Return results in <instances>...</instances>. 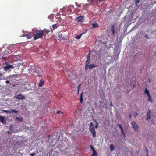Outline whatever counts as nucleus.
I'll list each match as a JSON object with an SVG mask.
<instances>
[{
	"label": "nucleus",
	"instance_id": "1",
	"mask_svg": "<svg viewBox=\"0 0 156 156\" xmlns=\"http://www.w3.org/2000/svg\"><path fill=\"white\" fill-rule=\"evenodd\" d=\"M32 30L34 35V40H37L39 38H41L44 35V31L41 30H38L36 29H33Z\"/></svg>",
	"mask_w": 156,
	"mask_h": 156
},
{
	"label": "nucleus",
	"instance_id": "2",
	"mask_svg": "<svg viewBox=\"0 0 156 156\" xmlns=\"http://www.w3.org/2000/svg\"><path fill=\"white\" fill-rule=\"evenodd\" d=\"M89 129V131L92 134L93 137L94 138L96 136V132L95 131L93 123L90 122V123Z\"/></svg>",
	"mask_w": 156,
	"mask_h": 156
},
{
	"label": "nucleus",
	"instance_id": "3",
	"mask_svg": "<svg viewBox=\"0 0 156 156\" xmlns=\"http://www.w3.org/2000/svg\"><path fill=\"white\" fill-rule=\"evenodd\" d=\"M20 77L19 74H13L11 76H8V80L12 82L16 80V78Z\"/></svg>",
	"mask_w": 156,
	"mask_h": 156
},
{
	"label": "nucleus",
	"instance_id": "4",
	"mask_svg": "<svg viewBox=\"0 0 156 156\" xmlns=\"http://www.w3.org/2000/svg\"><path fill=\"white\" fill-rule=\"evenodd\" d=\"M14 98L15 99L22 100L26 99L25 96L21 94H18L14 96Z\"/></svg>",
	"mask_w": 156,
	"mask_h": 156
},
{
	"label": "nucleus",
	"instance_id": "5",
	"mask_svg": "<svg viewBox=\"0 0 156 156\" xmlns=\"http://www.w3.org/2000/svg\"><path fill=\"white\" fill-rule=\"evenodd\" d=\"M14 67L13 65L7 64V65L4 67V69L5 71H7L9 69H13Z\"/></svg>",
	"mask_w": 156,
	"mask_h": 156
},
{
	"label": "nucleus",
	"instance_id": "6",
	"mask_svg": "<svg viewBox=\"0 0 156 156\" xmlns=\"http://www.w3.org/2000/svg\"><path fill=\"white\" fill-rule=\"evenodd\" d=\"M132 126L135 131H137L138 130V126L134 121L132 122L131 123Z\"/></svg>",
	"mask_w": 156,
	"mask_h": 156
},
{
	"label": "nucleus",
	"instance_id": "7",
	"mask_svg": "<svg viewBox=\"0 0 156 156\" xmlns=\"http://www.w3.org/2000/svg\"><path fill=\"white\" fill-rule=\"evenodd\" d=\"M90 52H89L87 55H86L87 60L86 61L85 65H88L90 62Z\"/></svg>",
	"mask_w": 156,
	"mask_h": 156
},
{
	"label": "nucleus",
	"instance_id": "8",
	"mask_svg": "<svg viewBox=\"0 0 156 156\" xmlns=\"http://www.w3.org/2000/svg\"><path fill=\"white\" fill-rule=\"evenodd\" d=\"M22 36L26 37L27 39H31L32 37V36L29 33H24L23 34Z\"/></svg>",
	"mask_w": 156,
	"mask_h": 156
},
{
	"label": "nucleus",
	"instance_id": "9",
	"mask_svg": "<svg viewBox=\"0 0 156 156\" xmlns=\"http://www.w3.org/2000/svg\"><path fill=\"white\" fill-rule=\"evenodd\" d=\"M151 110H149L148 112L147 113V120H150L151 118Z\"/></svg>",
	"mask_w": 156,
	"mask_h": 156
},
{
	"label": "nucleus",
	"instance_id": "10",
	"mask_svg": "<svg viewBox=\"0 0 156 156\" xmlns=\"http://www.w3.org/2000/svg\"><path fill=\"white\" fill-rule=\"evenodd\" d=\"M0 122H1L3 124L6 123V120L3 117L0 116Z\"/></svg>",
	"mask_w": 156,
	"mask_h": 156
},
{
	"label": "nucleus",
	"instance_id": "11",
	"mask_svg": "<svg viewBox=\"0 0 156 156\" xmlns=\"http://www.w3.org/2000/svg\"><path fill=\"white\" fill-rule=\"evenodd\" d=\"M44 81L43 79H41L40 80V82L38 84V86L40 87H41L42 86L44 83Z\"/></svg>",
	"mask_w": 156,
	"mask_h": 156
},
{
	"label": "nucleus",
	"instance_id": "12",
	"mask_svg": "<svg viewBox=\"0 0 156 156\" xmlns=\"http://www.w3.org/2000/svg\"><path fill=\"white\" fill-rule=\"evenodd\" d=\"M9 112V113H17L18 112V111L16 109H12L10 111H6V112L7 113H9V112Z\"/></svg>",
	"mask_w": 156,
	"mask_h": 156
},
{
	"label": "nucleus",
	"instance_id": "13",
	"mask_svg": "<svg viewBox=\"0 0 156 156\" xmlns=\"http://www.w3.org/2000/svg\"><path fill=\"white\" fill-rule=\"evenodd\" d=\"M97 66L96 65L92 64L88 65V67L90 69H91L92 68H94Z\"/></svg>",
	"mask_w": 156,
	"mask_h": 156
},
{
	"label": "nucleus",
	"instance_id": "14",
	"mask_svg": "<svg viewBox=\"0 0 156 156\" xmlns=\"http://www.w3.org/2000/svg\"><path fill=\"white\" fill-rule=\"evenodd\" d=\"M83 20L82 16H80L77 18V20L78 22H82Z\"/></svg>",
	"mask_w": 156,
	"mask_h": 156
},
{
	"label": "nucleus",
	"instance_id": "15",
	"mask_svg": "<svg viewBox=\"0 0 156 156\" xmlns=\"http://www.w3.org/2000/svg\"><path fill=\"white\" fill-rule=\"evenodd\" d=\"M144 93H145V94H147V96L150 95L149 91L148 90L147 88H145Z\"/></svg>",
	"mask_w": 156,
	"mask_h": 156
},
{
	"label": "nucleus",
	"instance_id": "16",
	"mask_svg": "<svg viewBox=\"0 0 156 156\" xmlns=\"http://www.w3.org/2000/svg\"><path fill=\"white\" fill-rule=\"evenodd\" d=\"M93 27V28H96L98 27V23L96 22L92 24Z\"/></svg>",
	"mask_w": 156,
	"mask_h": 156
},
{
	"label": "nucleus",
	"instance_id": "17",
	"mask_svg": "<svg viewBox=\"0 0 156 156\" xmlns=\"http://www.w3.org/2000/svg\"><path fill=\"white\" fill-rule=\"evenodd\" d=\"M23 118H20V117H16V120L19 121L21 122H22L23 121Z\"/></svg>",
	"mask_w": 156,
	"mask_h": 156
},
{
	"label": "nucleus",
	"instance_id": "18",
	"mask_svg": "<svg viewBox=\"0 0 156 156\" xmlns=\"http://www.w3.org/2000/svg\"><path fill=\"white\" fill-rule=\"evenodd\" d=\"M111 30L113 34H114L115 33V30L114 25L112 26L111 27Z\"/></svg>",
	"mask_w": 156,
	"mask_h": 156
},
{
	"label": "nucleus",
	"instance_id": "19",
	"mask_svg": "<svg viewBox=\"0 0 156 156\" xmlns=\"http://www.w3.org/2000/svg\"><path fill=\"white\" fill-rule=\"evenodd\" d=\"M83 94L82 93L80 96V103H82L83 102V97L82 96Z\"/></svg>",
	"mask_w": 156,
	"mask_h": 156
},
{
	"label": "nucleus",
	"instance_id": "20",
	"mask_svg": "<svg viewBox=\"0 0 156 156\" xmlns=\"http://www.w3.org/2000/svg\"><path fill=\"white\" fill-rule=\"evenodd\" d=\"M84 33H81L79 35H77L76 37V38L77 39H80L81 37V36H82V35H83V34Z\"/></svg>",
	"mask_w": 156,
	"mask_h": 156
},
{
	"label": "nucleus",
	"instance_id": "21",
	"mask_svg": "<svg viewBox=\"0 0 156 156\" xmlns=\"http://www.w3.org/2000/svg\"><path fill=\"white\" fill-rule=\"evenodd\" d=\"M147 97H148L147 100H148V101H150L151 102H152V100L151 97V95H150L149 96H147Z\"/></svg>",
	"mask_w": 156,
	"mask_h": 156
},
{
	"label": "nucleus",
	"instance_id": "22",
	"mask_svg": "<svg viewBox=\"0 0 156 156\" xmlns=\"http://www.w3.org/2000/svg\"><path fill=\"white\" fill-rule=\"evenodd\" d=\"M117 126L120 128V129L121 130V131H122V130H123V127H122V126L121 124H118Z\"/></svg>",
	"mask_w": 156,
	"mask_h": 156
},
{
	"label": "nucleus",
	"instance_id": "23",
	"mask_svg": "<svg viewBox=\"0 0 156 156\" xmlns=\"http://www.w3.org/2000/svg\"><path fill=\"white\" fill-rule=\"evenodd\" d=\"M58 37L62 39H64V37L62 34H60L58 35Z\"/></svg>",
	"mask_w": 156,
	"mask_h": 156
},
{
	"label": "nucleus",
	"instance_id": "24",
	"mask_svg": "<svg viewBox=\"0 0 156 156\" xmlns=\"http://www.w3.org/2000/svg\"><path fill=\"white\" fill-rule=\"evenodd\" d=\"M43 31H44V34L45 33L46 34H47L50 32V30H45Z\"/></svg>",
	"mask_w": 156,
	"mask_h": 156
},
{
	"label": "nucleus",
	"instance_id": "25",
	"mask_svg": "<svg viewBox=\"0 0 156 156\" xmlns=\"http://www.w3.org/2000/svg\"><path fill=\"white\" fill-rule=\"evenodd\" d=\"M110 150L111 151H113L114 149L113 145L112 144L110 145Z\"/></svg>",
	"mask_w": 156,
	"mask_h": 156
},
{
	"label": "nucleus",
	"instance_id": "26",
	"mask_svg": "<svg viewBox=\"0 0 156 156\" xmlns=\"http://www.w3.org/2000/svg\"><path fill=\"white\" fill-rule=\"evenodd\" d=\"M97 154L96 151L93 152V154H91L92 156H97Z\"/></svg>",
	"mask_w": 156,
	"mask_h": 156
},
{
	"label": "nucleus",
	"instance_id": "27",
	"mask_svg": "<svg viewBox=\"0 0 156 156\" xmlns=\"http://www.w3.org/2000/svg\"><path fill=\"white\" fill-rule=\"evenodd\" d=\"M52 27L54 29H56L57 28V25L56 24H53L52 25Z\"/></svg>",
	"mask_w": 156,
	"mask_h": 156
},
{
	"label": "nucleus",
	"instance_id": "28",
	"mask_svg": "<svg viewBox=\"0 0 156 156\" xmlns=\"http://www.w3.org/2000/svg\"><path fill=\"white\" fill-rule=\"evenodd\" d=\"M121 131V132L122 133V134L124 137V138H125L126 137V134H125V133L124 132V131L123 130H122V131Z\"/></svg>",
	"mask_w": 156,
	"mask_h": 156
},
{
	"label": "nucleus",
	"instance_id": "29",
	"mask_svg": "<svg viewBox=\"0 0 156 156\" xmlns=\"http://www.w3.org/2000/svg\"><path fill=\"white\" fill-rule=\"evenodd\" d=\"M140 0H135V5L136 6L137 4L139 2Z\"/></svg>",
	"mask_w": 156,
	"mask_h": 156
},
{
	"label": "nucleus",
	"instance_id": "30",
	"mask_svg": "<svg viewBox=\"0 0 156 156\" xmlns=\"http://www.w3.org/2000/svg\"><path fill=\"white\" fill-rule=\"evenodd\" d=\"M4 74L2 73H0V80H2L1 79V77Z\"/></svg>",
	"mask_w": 156,
	"mask_h": 156
},
{
	"label": "nucleus",
	"instance_id": "31",
	"mask_svg": "<svg viewBox=\"0 0 156 156\" xmlns=\"http://www.w3.org/2000/svg\"><path fill=\"white\" fill-rule=\"evenodd\" d=\"M10 81H9V80H6L5 81V83L7 84H8L10 83Z\"/></svg>",
	"mask_w": 156,
	"mask_h": 156
},
{
	"label": "nucleus",
	"instance_id": "32",
	"mask_svg": "<svg viewBox=\"0 0 156 156\" xmlns=\"http://www.w3.org/2000/svg\"><path fill=\"white\" fill-rule=\"evenodd\" d=\"M95 121L97 123V124L95 125V128L97 129L98 127V122L96 121Z\"/></svg>",
	"mask_w": 156,
	"mask_h": 156
},
{
	"label": "nucleus",
	"instance_id": "33",
	"mask_svg": "<svg viewBox=\"0 0 156 156\" xmlns=\"http://www.w3.org/2000/svg\"><path fill=\"white\" fill-rule=\"evenodd\" d=\"M75 4L78 7H80L81 5L80 4H78L76 2H75Z\"/></svg>",
	"mask_w": 156,
	"mask_h": 156
},
{
	"label": "nucleus",
	"instance_id": "34",
	"mask_svg": "<svg viewBox=\"0 0 156 156\" xmlns=\"http://www.w3.org/2000/svg\"><path fill=\"white\" fill-rule=\"evenodd\" d=\"M88 65H85V69L86 70H87L88 69Z\"/></svg>",
	"mask_w": 156,
	"mask_h": 156
},
{
	"label": "nucleus",
	"instance_id": "35",
	"mask_svg": "<svg viewBox=\"0 0 156 156\" xmlns=\"http://www.w3.org/2000/svg\"><path fill=\"white\" fill-rule=\"evenodd\" d=\"M3 79L4 80H8V76H7V77H4L3 79Z\"/></svg>",
	"mask_w": 156,
	"mask_h": 156
},
{
	"label": "nucleus",
	"instance_id": "36",
	"mask_svg": "<svg viewBox=\"0 0 156 156\" xmlns=\"http://www.w3.org/2000/svg\"><path fill=\"white\" fill-rule=\"evenodd\" d=\"M138 115V113H135L134 114V116L135 117H136Z\"/></svg>",
	"mask_w": 156,
	"mask_h": 156
},
{
	"label": "nucleus",
	"instance_id": "37",
	"mask_svg": "<svg viewBox=\"0 0 156 156\" xmlns=\"http://www.w3.org/2000/svg\"><path fill=\"white\" fill-rule=\"evenodd\" d=\"M35 155V154L34 153H32L31 154H30V155L31 156H34V155Z\"/></svg>",
	"mask_w": 156,
	"mask_h": 156
},
{
	"label": "nucleus",
	"instance_id": "38",
	"mask_svg": "<svg viewBox=\"0 0 156 156\" xmlns=\"http://www.w3.org/2000/svg\"><path fill=\"white\" fill-rule=\"evenodd\" d=\"M90 148L92 149V150H93V149H94V148H93V146L91 145H90Z\"/></svg>",
	"mask_w": 156,
	"mask_h": 156
},
{
	"label": "nucleus",
	"instance_id": "39",
	"mask_svg": "<svg viewBox=\"0 0 156 156\" xmlns=\"http://www.w3.org/2000/svg\"><path fill=\"white\" fill-rule=\"evenodd\" d=\"M110 106H113V104H112V102H110Z\"/></svg>",
	"mask_w": 156,
	"mask_h": 156
},
{
	"label": "nucleus",
	"instance_id": "40",
	"mask_svg": "<svg viewBox=\"0 0 156 156\" xmlns=\"http://www.w3.org/2000/svg\"><path fill=\"white\" fill-rule=\"evenodd\" d=\"M21 63H17L16 64H17L18 65V66H20V64H21Z\"/></svg>",
	"mask_w": 156,
	"mask_h": 156
},
{
	"label": "nucleus",
	"instance_id": "41",
	"mask_svg": "<svg viewBox=\"0 0 156 156\" xmlns=\"http://www.w3.org/2000/svg\"><path fill=\"white\" fill-rule=\"evenodd\" d=\"M10 133H11L10 132V131H7V133L8 134H10Z\"/></svg>",
	"mask_w": 156,
	"mask_h": 156
},
{
	"label": "nucleus",
	"instance_id": "42",
	"mask_svg": "<svg viewBox=\"0 0 156 156\" xmlns=\"http://www.w3.org/2000/svg\"><path fill=\"white\" fill-rule=\"evenodd\" d=\"M146 151L147 153L148 154V149H147V148H146Z\"/></svg>",
	"mask_w": 156,
	"mask_h": 156
},
{
	"label": "nucleus",
	"instance_id": "43",
	"mask_svg": "<svg viewBox=\"0 0 156 156\" xmlns=\"http://www.w3.org/2000/svg\"><path fill=\"white\" fill-rule=\"evenodd\" d=\"M92 150V151H93V152H94H94H95V151H95V150H94V149H93V150Z\"/></svg>",
	"mask_w": 156,
	"mask_h": 156
},
{
	"label": "nucleus",
	"instance_id": "44",
	"mask_svg": "<svg viewBox=\"0 0 156 156\" xmlns=\"http://www.w3.org/2000/svg\"><path fill=\"white\" fill-rule=\"evenodd\" d=\"M60 112L59 111L57 112V113L58 114H59Z\"/></svg>",
	"mask_w": 156,
	"mask_h": 156
},
{
	"label": "nucleus",
	"instance_id": "45",
	"mask_svg": "<svg viewBox=\"0 0 156 156\" xmlns=\"http://www.w3.org/2000/svg\"><path fill=\"white\" fill-rule=\"evenodd\" d=\"M16 58H17V57H20V55H16Z\"/></svg>",
	"mask_w": 156,
	"mask_h": 156
},
{
	"label": "nucleus",
	"instance_id": "46",
	"mask_svg": "<svg viewBox=\"0 0 156 156\" xmlns=\"http://www.w3.org/2000/svg\"><path fill=\"white\" fill-rule=\"evenodd\" d=\"M80 85L78 86V89H79V87H80Z\"/></svg>",
	"mask_w": 156,
	"mask_h": 156
},
{
	"label": "nucleus",
	"instance_id": "47",
	"mask_svg": "<svg viewBox=\"0 0 156 156\" xmlns=\"http://www.w3.org/2000/svg\"><path fill=\"white\" fill-rule=\"evenodd\" d=\"M102 1L103 0H99V1L100 2H102Z\"/></svg>",
	"mask_w": 156,
	"mask_h": 156
},
{
	"label": "nucleus",
	"instance_id": "48",
	"mask_svg": "<svg viewBox=\"0 0 156 156\" xmlns=\"http://www.w3.org/2000/svg\"><path fill=\"white\" fill-rule=\"evenodd\" d=\"M12 127V126H11L9 127V129H10V130H11V129H10V128H11Z\"/></svg>",
	"mask_w": 156,
	"mask_h": 156
},
{
	"label": "nucleus",
	"instance_id": "49",
	"mask_svg": "<svg viewBox=\"0 0 156 156\" xmlns=\"http://www.w3.org/2000/svg\"><path fill=\"white\" fill-rule=\"evenodd\" d=\"M147 156H149V155L147 153Z\"/></svg>",
	"mask_w": 156,
	"mask_h": 156
},
{
	"label": "nucleus",
	"instance_id": "50",
	"mask_svg": "<svg viewBox=\"0 0 156 156\" xmlns=\"http://www.w3.org/2000/svg\"><path fill=\"white\" fill-rule=\"evenodd\" d=\"M2 58L4 59H5V58L4 57H2Z\"/></svg>",
	"mask_w": 156,
	"mask_h": 156
},
{
	"label": "nucleus",
	"instance_id": "51",
	"mask_svg": "<svg viewBox=\"0 0 156 156\" xmlns=\"http://www.w3.org/2000/svg\"><path fill=\"white\" fill-rule=\"evenodd\" d=\"M129 117L130 118H131V115H129Z\"/></svg>",
	"mask_w": 156,
	"mask_h": 156
},
{
	"label": "nucleus",
	"instance_id": "52",
	"mask_svg": "<svg viewBox=\"0 0 156 156\" xmlns=\"http://www.w3.org/2000/svg\"><path fill=\"white\" fill-rule=\"evenodd\" d=\"M44 36L45 37L46 36V35H44Z\"/></svg>",
	"mask_w": 156,
	"mask_h": 156
}]
</instances>
